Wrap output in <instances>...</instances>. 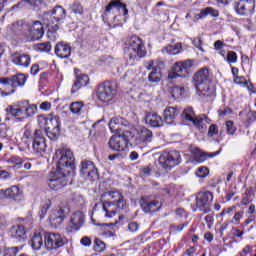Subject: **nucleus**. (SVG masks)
Listing matches in <instances>:
<instances>
[{
  "label": "nucleus",
  "mask_w": 256,
  "mask_h": 256,
  "mask_svg": "<svg viewBox=\"0 0 256 256\" xmlns=\"http://www.w3.org/2000/svg\"><path fill=\"white\" fill-rule=\"evenodd\" d=\"M80 173L82 177H85L89 181H97V179H99V172L95 164L89 160L81 162Z\"/></svg>",
  "instance_id": "obj_15"
},
{
  "label": "nucleus",
  "mask_w": 256,
  "mask_h": 256,
  "mask_svg": "<svg viewBox=\"0 0 256 256\" xmlns=\"http://www.w3.org/2000/svg\"><path fill=\"white\" fill-rule=\"evenodd\" d=\"M235 11L238 15L249 16L255 11V0H240L236 3Z\"/></svg>",
  "instance_id": "obj_18"
},
{
  "label": "nucleus",
  "mask_w": 256,
  "mask_h": 256,
  "mask_svg": "<svg viewBox=\"0 0 256 256\" xmlns=\"http://www.w3.org/2000/svg\"><path fill=\"white\" fill-rule=\"evenodd\" d=\"M80 243L84 247H91V238H89L87 236L82 237V239L80 240Z\"/></svg>",
  "instance_id": "obj_61"
},
{
  "label": "nucleus",
  "mask_w": 256,
  "mask_h": 256,
  "mask_svg": "<svg viewBox=\"0 0 256 256\" xmlns=\"http://www.w3.org/2000/svg\"><path fill=\"white\" fill-rule=\"evenodd\" d=\"M85 223V215L81 211H76L72 214L70 218V225H72L75 231H79L83 224Z\"/></svg>",
  "instance_id": "obj_26"
},
{
  "label": "nucleus",
  "mask_w": 256,
  "mask_h": 256,
  "mask_svg": "<svg viewBox=\"0 0 256 256\" xmlns=\"http://www.w3.org/2000/svg\"><path fill=\"white\" fill-rule=\"evenodd\" d=\"M106 249H107V244H105L103 240L99 238L94 239V251H96V253H103V251H105Z\"/></svg>",
  "instance_id": "obj_43"
},
{
  "label": "nucleus",
  "mask_w": 256,
  "mask_h": 256,
  "mask_svg": "<svg viewBox=\"0 0 256 256\" xmlns=\"http://www.w3.org/2000/svg\"><path fill=\"white\" fill-rule=\"evenodd\" d=\"M244 215H245V212H243V211L235 212L230 223H232L233 225H239V223H241V220L243 219Z\"/></svg>",
  "instance_id": "obj_48"
},
{
  "label": "nucleus",
  "mask_w": 256,
  "mask_h": 256,
  "mask_svg": "<svg viewBox=\"0 0 256 256\" xmlns=\"http://www.w3.org/2000/svg\"><path fill=\"white\" fill-rule=\"evenodd\" d=\"M117 94V85L113 82H104L97 89V99L102 103H109Z\"/></svg>",
  "instance_id": "obj_9"
},
{
  "label": "nucleus",
  "mask_w": 256,
  "mask_h": 256,
  "mask_svg": "<svg viewBox=\"0 0 256 256\" xmlns=\"http://www.w3.org/2000/svg\"><path fill=\"white\" fill-rule=\"evenodd\" d=\"M135 141L137 145H147L153 141V132L148 128L140 127L137 129Z\"/></svg>",
  "instance_id": "obj_19"
},
{
  "label": "nucleus",
  "mask_w": 256,
  "mask_h": 256,
  "mask_svg": "<svg viewBox=\"0 0 256 256\" xmlns=\"http://www.w3.org/2000/svg\"><path fill=\"white\" fill-rule=\"evenodd\" d=\"M36 49L38 51H44L46 53H49V51H51V42L40 43L36 46Z\"/></svg>",
  "instance_id": "obj_52"
},
{
  "label": "nucleus",
  "mask_w": 256,
  "mask_h": 256,
  "mask_svg": "<svg viewBox=\"0 0 256 256\" xmlns=\"http://www.w3.org/2000/svg\"><path fill=\"white\" fill-rule=\"evenodd\" d=\"M25 83H27V76H25V74H16L12 77H6V84H8L6 95H13L17 91V87H24Z\"/></svg>",
  "instance_id": "obj_16"
},
{
  "label": "nucleus",
  "mask_w": 256,
  "mask_h": 256,
  "mask_svg": "<svg viewBox=\"0 0 256 256\" xmlns=\"http://www.w3.org/2000/svg\"><path fill=\"white\" fill-rule=\"evenodd\" d=\"M106 196L110 199H114L113 203H103V211L106 213L105 217H108V219L115 217L117 213L114 209L111 208L112 205H116L118 209H127V202L125 201V198H123V195L119 193V191H108L106 192Z\"/></svg>",
  "instance_id": "obj_6"
},
{
  "label": "nucleus",
  "mask_w": 256,
  "mask_h": 256,
  "mask_svg": "<svg viewBox=\"0 0 256 256\" xmlns=\"http://www.w3.org/2000/svg\"><path fill=\"white\" fill-rule=\"evenodd\" d=\"M121 125L124 127L131 126V124L123 118H112L109 122V129L112 133H119V131H121Z\"/></svg>",
  "instance_id": "obj_29"
},
{
  "label": "nucleus",
  "mask_w": 256,
  "mask_h": 256,
  "mask_svg": "<svg viewBox=\"0 0 256 256\" xmlns=\"http://www.w3.org/2000/svg\"><path fill=\"white\" fill-rule=\"evenodd\" d=\"M213 201V193L211 192H200L196 196V208H193V211H203L204 213H209L211 208L209 205Z\"/></svg>",
  "instance_id": "obj_13"
},
{
  "label": "nucleus",
  "mask_w": 256,
  "mask_h": 256,
  "mask_svg": "<svg viewBox=\"0 0 256 256\" xmlns=\"http://www.w3.org/2000/svg\"><path fill=\"white\" fill-rule=\"evenodd\" d=\"M4 199H12L13 201H21L22 193L18 186H11L6 190H1Z\"/></svg>",
  "instance_id": "obj_24"
},
{
  "label": "nucleus",
  "mask_w": 256,
  "mask_h": 256,
  "mask_svg": "<svg viewBox=\"0 0 256 256\" xmlns=\"http://www.w3.org/2000/svg\"><path fill=\"white\" fill-rule=\"evenodd\" d=\"M209 175V168L206 166L199 167L196 171V176L200 177V179H204V177H207Z\"/></svg>",
  "instance_id": "obj_50"
},
{
  "label": "nucleus",
  "mask_w": 256,
  "mask_h": 256,
  "mask_svg": "<svg viewBox=\"0 0 256 256\" xmlns=\"http://www.w3.org/2000/svg\"><path fill=\"white\" fill-rule=\"evenodd\" d=\"M192 123L199 129V131H204V129H207V117L205 116H196Z\"/></svg>",
  "instance_id": "obj_40"
},
{
  "label": "nucleus",
  "mask_w": 256,
  "mask_h": 256,
  "mask_svg": "<svg viewBox=\"0 0 256 256\" xmlns=\"http://www.w3.org/2000/svg\"><path fill=\"white\" fill-rule=\"evenodd\" d=\"M0 179L7 181V179H11V173L6 170H0Z\"/></svg>",
  "instance_id": "obj_60"
},
{
  "label": "nucleus",
  "mask_w": 256,
  "mask_h": 256,
  "mask_svg": "<svg viewBox=\"0 0 256 256\" xmlns=\"http://www.w3.org/2000/svg\"><path fill=\"white\" fill-rule=\"evenodd\" d=\"M219 134V127L216 124H212L208 130V137H215V135Z\"/></svg>",
  "instance_id": "obj_53"
},
{
  "label": "nucleus",
  "mask_w": 256,
  "mask_h": 256,
  "mask_svg": "<svg viewBox=\"0 0 256 256\" xmlns=\"http://www.w3.org/2000/svg\"><path fill=\"white\" fill-rule=\"evenodd\" d=\"M53 161H57L58 173L64 171V173H71L75 167V156L69 148H59L56 150Z\"/></svg>",
  "instance_id": "obj_5"
},
{
  "label": "nucleus",
  "mask_w": 256,
  "mask_h": 256,
  "mask_svg": "<svg viewBox=\"0 0 256 256\" xmlns=\"http://www.w3.org/2000/svg\"><path fill=\"white\" fill-rule=\"evenodd\" d=\"M42 21L49 28V31H59V23L53 19L51 12H44L42 15Z\"/></svg>",
  "instance_id": "obj_30"
},
{
  "label": "nucleus",
  "mask_w": 256,
  "mask_h": 256,
  "mask_svg": "<svg viewBox=\"0 0 256 256\" xmlns=\"http://www.w3.org/2000/svg\"><path fill=\"white\" fill-rule=\"evenodd\" d=\"M67 243V238L60 233L46 232L44 234V247L48 251L61 249V247H65Z\"/></svg>",
  "instance_id": "obj_7"
},
{
  "label": "nucleus",
  "mask_w": 256,
  "mask_h": 256,
  "mask_svg": "<svg viewBox=\"0 0 256 256\" xmlns=\"http://www.w3.org/2000/svg\"><path fill=\"white\" fill-rule=\"evenodd\" d=\"M25 3H28L31 7H33V9H37V7H41V3H43V0H21L20 2L11 7V11L23 9V7H25Z\"/></svg>",
  "instance_id": "obj_33"
},
{
  "label": "nucleus",
  "mask_w": 256,
  "mask_h": 256,
  "mask_svg": "<svg viewBox=\"0 0 256 256\" xmlns=\"http://www.w3.org/2000/svg\"><path fill=\"white\" fill-rule=\"evenodd\" d=\"M177 115H179V110L177 108L168 107L164 111V121L167 125H172L175 121Z\"/></svg>",
  "instance_id": "obj_34"
},
{
  "label": "nucleus",
  "mask_w": 256,
  "mask_h": 256,
  "mask_svg": "<svg viewBox=\"0 0 256 256\" xmlns=\"http://www.w3.org/2000/svg\"><path fill=\"white\" fill-rule=\"evenodd\" d=\"M17 252H18L17 247H12L6 251L4 256H17Z\"/></svg>",
  "instance_id": "obj_63"
},
{
  "label": "nucleus",
  "mask_w": 256,
  "mask_h": 256,
  "mask_svg": "<svg viewBox=\"0 0 256 256\" xmlns=\"http://www.w3.org/2000/svg\"><path fill=\"white\" fill-rule=\"evenodd\" d=\"M53 15L54 22H61L67 17V11L61 6H56L51 12Z\"/></svg>",
  "instance_id": "obj_36"
},
{
  "label": "nucleus",
  "mask_w": 256,
  "mask_h": 256,
  "mask_svg": "<svg viewBox=\"0 0 256 256\" xmlns=\"http://www.w3.org/2000/svg\"><path fill=\"white\" fill-rule=\"evenodd\" d=\"M81 109H83V103L81 102H73L70 105V111L74 115H79V113H81Z\"/></svg>",
  "instance_id": "obj_47"
},
{
  "label": "nucleus",
  "mask_w": 256,
  "mask_h": 256,
  "mask_svg": "<svg viewBox=\"0 0 256 256\" xmlns=\"http://www.w3.org/2000/svg\"><path fill=\"white\" fill-rule=\"evenodd\" d=\"M205 222L208 229H211V227H213V223L215 222V218L213 217V215L209 214L205 217Z\"/></svg>",
  "instance_id": "obj_59"
},
{
  "label": "nucleus",
  "mask_w": 256,
  "mask_h": 256,
  "mask_svg": "<svg viewBox=\"0 0 256 256\" xmlns=\"http://www.w3.org/2000/svg\"><path fill=\"white\" fill-rule=\"evenodd\" d=\"M30 245L34 251H39L41 247L43 246V236L41 233H35L31 240H30Z\"/></svg>",
  "instance_id": "obj_39"
},
{
  "label": "nucleus",
  "mask_w": 256,
  "mask_h": 256,
  "mask_svg": "<svg viewBox=\"0 0 256 256\" xmlns=\"http://www.w3.org/2000/svg\"><path fill=\"white\" fill-rule=\"evenodd\" d=\"M140 207L144 213H155L161 209V202L155 196H142L140 199Z\"/></svg>",
  "instance_id": "obj_14"
},
{
  "label": "nucleus",
  "mask_w": 256,
  "mask_h": 256,
  "mask_svg": "<svg viewBox=\"0 0 256 256\" xmlns=\"http://www.w3.org/2000/svg\"><path fill=\"white\" fill-rule=\"evenodd\" d=\"M228 63H237V53L234 51H229L226 57Z\"/></svg>",
  "instance_id": "obj_54"
},
{
  "label": "nucleus",
  "mask_w": 256,
  "mask_h": 256,
  "mask_svg": "<svg viewBox=\"0 0 256 256\" xmlns=\"http://www.w3.org/2000/svg\"><path fill=\"white\" fill-rule=\"evenodd\" d=\"M226 132L227 135H235V132L237 131V127H235V124L233 123V121L228 120L226 121Z\"/></svg>",
  "instance_id": "obj_49"
},
{
  "label": "nucleus",
  "mask_w": 256,
  "mask_h": 256,
  "mask_svg": "<svg viewBox=\"0 0 256 256\" xmlns=\"http://www.w3.org/2000/svg\"><path fill=\"white\" fill-rule=\"evenodd\" d=\"M197 94L201 99L213 101L215 99V86L209 83V70L201 69L193 77Z\"/></svg>",
  "instance_id": "obj_3"
},
{
  "label": "nucleus",
  "mask_w": 256,
  "mask_h": 256,
  "mask_svg": "<svg viewBox=\"0 0 256 256\" xmlns=\"http://www.w3.org/2000/svg\"><path fill=\"white\" fill-rule=\"evenodd\" d=\"M128 230L130 233H137L139 231V224L137 222H130L128 224Z\"/></svg>",
  "instance_id": "obj_58"
},
{
  "label": "nucleus",
  "mask_w": 256,
  "mask_h": 256,
  "mask_svg": "<svg viewBox=\"0 0 256 256\" xmlns=\"http://www.w3.org/2000/svg\"><path fill=\"white\" fill-rule=\"evenodd\" d=\"M65 210L63 208H57L50 214V223L53 227H59L63 221H65Z\"/></svg>",
  "instance_id": "obj_23"
},
{
  "label": "nucleus",
  "mask_w": 256,
  "mask_h": 256,
  "mask_svg": "<svg viewBox=\"0 0 256 256\" xmlns=\"http://www.w3.org/2000/svg\"><path fill=\"white\" fill-rule=\"evenodd\" d=\"M169 93L173 99H183L187 95V89L181 86H172L169 88Z\"/></svg>",
  "instance_id": "obj_35"
},
{
  "label": "nucleus",
  "mask_w": 256,
  "mask_h": 256,
  "mask_svg": "<svg viewBox=\"0 0 256 256\" xmlns=\"http://www.w3.org/2000/svg\"><path fill=\"white\" fill-rule=\"evenodd\" d=\"M142 173H143V175L149 176V175H153V173H157V172L155 171V168L153 167V165L150 164V165L142 168Z\"/></svg>",
  "instance_id": "obj_55"
},
{
  "label": "nucleus",
  "mask_w": 256,
  "mask_h": 256,
  "mask_svg": "<svg viewBox=\"0 0 256 256\" xmlns=\"http://www.w3.org/2000/svg\"><path fill=\"white\" fill-rule=\"evenodd\" d=\"M68 174L69 173L64 171L59 172V169L56 168L54 175H52L48 181L50 189H52V191H61L63 187H66Z\"/></svg>",
  "instance_id": "obj_12"
},
{
  "label": "nucleus",
  "mask_w": 256,
  "mask_h": 256,
  "mask_svg": "<svg viewBox=\"0 0 256 256\" xmlns=\"http://www.w3.org/2000/svg\"><path fill=\"white\" fill-rule=\"evenodd\" d=\"M219 153H221V148L216 151V152H211V153H205L203 151H201V149L199 148H194L192 150V154L194 157V161L196 163H205V161H207V159H213V157H217V155H219Z\"/></svg>",
  "instance_id": "obj_20"
},
{
  "label": "nucleus",
  "mask_w": 256,
  "mask_h": 256,
  "mask_svg": "<svg viewBox=\"0 0 256 256\" xmlns=\"http://www.w3.org/2000/svg\"><path fill=\"white\" fill-rule=\"evenodd\" d=\"M194 47H196L197 49H199V51H201L202 53L205 52V49H203V41H201V38L197 37L194 38L192 41Z\"/></svg>",
  "instance_id": "obj_56"
},
{
  "label": "nucleus",
  "mask_w": 256,
  "mask_h": 256,
  "mask_svg": "<svg viewBox=\"0 0 256 256\" xmlns=\"http://www.w3.org/2000/svg\"><path fill=\"white\" fill-rule=\"evenodd\" d=\"M124 55L131 65H133L135 61L146 57L147 49L145 48L143 39L137 35L127 37L124 40Z\"/></svg>",
  "instance_id": "obj_2"
},
{
  "label": "nucleus",
  "mask_w": 256,
  "mask_h": 256,
  "mask_svg": "<svg viewBox=\"0 0 256 256\" xmlns=\"http://www.w3.org/2000/svg\"><path fill=\"white\" fill-rule=\"evenodd\" d=\"M73 201L79 203V205H83L85 203V200L83 199V196H81V194H74Z\"/></svg>",
  "instance_id": "obj_62"
},
{
  "label": "nucleus",
  "mask_w": 256,
  "mask_h": 256,
  "mask_svg": "<svg viewBox=\"0 0 256 256\" xmlns=\"http://www.w3.org/2000/svg\"><path fill=\"white\" fill-rule=\"evenodd\" d=\"M11 61L18 67H29L31 65V56L29 54L14 53L11 56Z\"/></svg>",
  "instance_id": "obj_22"
},
{
  "label": "nucleus",
  "mask_w": 256,
  "mask_h": 256,
  "mask_svg": "<svg viewBox=\"0 0 256 256\" xmlns=\"http://www.w3.org/2000/svg\"><path fill=\"white\" fill-rule=\"evenodd\" d=\"M113 9H118L123 15H128L127 5L123 4L120 0H112L105 8V13H111Z\"/></svg>",
  "instance_id": "obj_31"
},
{
  "label": "nucleus",
  "mask_w": 256,
  "mask_h": 256,
  "mask_svg": "<svg viewBox=\"0 0 256 256\" xmlns=\"http://www.w3.org/2000/svg\"><path fill=\"white\" fill-rule=\"evenodd\" d=\"M44 135H47L51 139V141L57 140V137H59V130H52L49 131V129L46 128V130H43Z\"/></svg>",
  "instance_id": "obj_51"
},
{
  "label": "nucleus",
  "mask_w": 256,
  "mask_h": 256,
  "mask_svg": "<svg viewBox=\"0 0 256 256\" xmlns=\"http://www.w3.org/2000/svg\"><path fill=\"white\" fill-rule=\"evenodd\" d=\"M108 145L112 151L123 152L127 151L129 140L123 135H113L111 136Z\"/></svg>",
  "instance_id": "obj_17"
},
{
  "label": "nucleus",
  "mask_w": 256,
  "mask_h": 256,
  "mask_svg": "<svg viewBox=\"0 0 256 256\" xmlns=\"http://www.w3.org/2000/svg\"><path fill=\"white\" fill-rule=\"evenodd\" d=\"M43 35H45V29L41 21L26 22L25 20H18L6 28V38L10 41L33 43L43 39Z\"/></svg>",
  "instance_id": "obj_1"
},
{
  "label": "nucleus",
  "mask_w": 256,
  "mask_h": 256,
  "mask_svg": "<svg viewBox=\"0 0 256 256\" xmlns=\"http://www.w3.org/2000/svg\"><path fill=\"white\" fill-rule=\"evenodd\" d=\"M42 119L44 120V125L47 126L48 130L60 131L61 120L59 119V116L50 114L48 117Z\"/></svg>",
  "instance_id": "obj_25"
},
{
  "label": "nucleus",
  "mask_w": 256,
  "mask_h": 256,
  "mask_svg": "<svg viewBox=\"0 0 256 256\" xmlns=\"http://www.w3.org/2000/svg\"><path fill=\"white\" fill-rule=\"evenodd\" d=\"M55 53L60 59H69L71 57V46L63 42L56 44Z\"/></svg>",
  "instance_id": "obj_27"
},
{
  "label": "nucleus",
  "mask_w": 256,
  "mask_h": 256,
  "mask_svg": "<svg viewBox=\"0 0 256 256\" xmlns=\"http://www.w3.org/2000/svg\"><path fill=\"white\" fill-rule=\"evenodd\" d=\"M7 115L15 117V119H27L37 114V105L30 104L27 100H22L14 104L8 105L5 109Z\"/></svg>",
  "instance_id": "obj_4"
},
{
  "label": "nucleus",
  "mask_w": 256,
  "mask_h": 256,
  "mask_svg": "<svg viewBox=\"0 0 256 256\" xmlns=\"http://www.w3.org/2000/svg\"><path fill=\"white\" fill-rule=\"evenodd\" d=\"M226 46V44L221 41V40H217L215 43H214V49L215 51H219V55H221L222 57H225L226 55V51L223 49L224 47Z\"/></svg>",
  "instance_id": "obj_46"
},
{
  "label": "nucleus",
  "mask_w": 256,
  "mask_h": 256,
  "mask_svg": "<svg viewBox=\"0 0 256 256\" xmlns=\"http://www.w3.org/2000/svg\"><path fill=\"white\" fill-rule=\"evenodd\" d=\"M182 117L186 121H190V123H193V121H195V119L197 118V116H195V111H193L192 107H187L186 109H184Z\"/></svg>",
  "instance_id": "obj_42"
},
{
  "label": "nucleus",
  "mask_w": 256,
  "mask_h": 256,
  "mask_svg": "<svg viewBox=\"0 0 256 256\" xmlns=\"http://www.w3.org/2000/svg\"><path fill=\"white\" fill-rule=\"evenodd\" d=\"M10 235L13 239H17L18 241H25V239L27 238L26 232H25V226L23 225L13 226L10 230Z\"/></svg>",
  "instance_id": "obj_32"
},
{
  "label": "nucleus",
  "mask_w": 256,
  "mask_h": 256,
  "mask_svg": "<svg viewBox=\"0 0 256 256\" xmlns=\"http://www.w3.org/2000/svg\"><path fill=\"white\" fill-rule=\"evenodd\" d=\"M145 123L149 127H163V118L159 114L151 112L146 115Z\"/></svg>",
  "instance_id": "obj_28"
},
{
  "label": "nucleus",
  "mask_w": 256,
  "mask_h": 256,
  "mask_svg": "<svg viewBox=\"0 0 256 256\" xmlns=\"http://www.w3.org/2000/svg\"><path fill=\"white\" fill-rule=\"evenodd\" d=\"M181 163V154L177 150H172L170 152H163L159 157V165L162 169L171 171L173 167Z\"/></svg>",
  "instance_id": "obj_8"
},
{
  "label": "nucleus",
  "mask_w": 256,
  "mask_h": 256,
  "mask_svg": "<svg viewBox=\"0 0 256 256\" xmlns=\"http://www.w3.org/2000/svg\"><path fill=\"white\" fill-rule=\"evenodd\" d=\"M76 81L74 82L71 93H77L81 87H87L89 85V76L86 74H79V70L75 69Z\"/></svg>",
  "instance_id": "obj_21"
},
{
  "label": "nucleus",
  "mask_w": 256,
  "mask_h": 256,
  "mask_svg": "<svg viewBox=\"0 0 256 256\" xmlns=\"http://www.w3.org/2000/svg\"><path fill=\"white\" fill-rule=\"evenodd\" d=\"M183 49L181 43H177L174 45H168L162 49V53H166L167 55H179Z\"/></svg>",
  "instance_id": "obj_37"
},
{
  "label": "nucleus",
  "mask_w": 256,
  "mask_h": 256,
  "mask_svg": "<svg viewBox=\"0 0 256 256\" xmlns=\"http://www.w3.org/2000/svg\"><path fill=\"white\" fill-rule=\"evenodd\" d=\"M25 139H33V130L31 128H27L24 132Z\"/></svg>",
  "instance_id": "obj_64"
},
{
  "label": "nucleus",
  "mask_w": 256,
  "mask_h": 256,
  "mask_svg": "<svg viewBox=\"0 0 256 256\" xmlns=\"http://www.w3.org/2000/svg\"><path fill=\"white\" fill-rule=\"evenodd\" d=\"M148 81L150 83H159L161 81V70L159 67H154L148 75Z\"/></svg>",
  "instance_id": "obj_41"
},
{
  "label": "nucleus",
  "mask_w": 256,
  "mask_h": 256,
  "mask_svg": "<svg viewBox=\"0 0 256 256\" xmlns=\"http://www.w3.org/2000/svg\"><path fill=\"white\" fill-rule=\"evenodd\" d=\"M8 163L11 165H21L23 163V159L19 156H12L8 159Z\"/></svg>",
  "instance_id": "obj_57"
},
{
  "label": "nucleus",
  "mask_w": 256,
  "mask_h": 256,
  "mask_svg": "<svg viewBox=\"0 0 256 256\" xmlns=\"http://www.w3.org/2000/svg\"><path fill=\"white\" fill-rule=\"evenodd\" d=\"M32 149L36 155H43L47 151V143L45 142V132L42 129L33 131Z\"/></svg>",
  "instance_id": "obj_11"
},
{
  "label": "nucleus",
  "mask_w": 256,
  "mask_h": 256,
  "mask_svg": "<svg viewBox=\"0 0 256 256\" xmlns=\"http://www.w3.org/2000/svg\"><path fill=\"white\" fill-rule=\"evenodd\" d=\"M70 9L75 15H83V5H81L79 1H74Z\"/></svg>",
  "instance_id": "obj_45"
},
{
  "label": "nucleus",
  "mask_w": 256,
  "mask_h": 256,
  "mask_svg": "<svg viewBox=\"0 0 256 256\" xmlns=\"http://www.w3.org/2000/svg\"><path fill=\"white\" fill-rule=\"evenodd\" d=\"M207 15H211V17H217L219 15V11L216 10L215 8L206 7L200 10V13L197 14L195 17L197 20H199V19H205Z\"/></svg>",
  "instance_id": "obj_38"
},
{
  "label": "nucleus",
  "mask_w": 256,
  "mask_h": 256,
  "mask_svg": "<svg viewBox=\"0 0 256 256\" xmlns=\"http://www.w3.org/2000/svg\"><path fill=\"white\" fill-rule=\"evenodd\" d=\"M192 67L193 62L191 60L176 62L172 68V72L168 74V78L177 79V77H188Z\"/></svg>",
  "instance_id": "obj_10"
},
{
  "label": "nucleus",
  "mask_w": 256,
  "mask_h": 256,
  "mask_svg": "<svg viewBox=\"0 0 256 256\" xmlns=\"http://www.w3.org/2000/svg\"><path fill=\"white\" fill-rule=\"evenodd\" d=\"M7 78L2 77L0 78V95L1 97H9L11 94H7V91H9V86L6 84Z\"/></svg>",
  "instance_id": "obj_44"
}]
</instances>
